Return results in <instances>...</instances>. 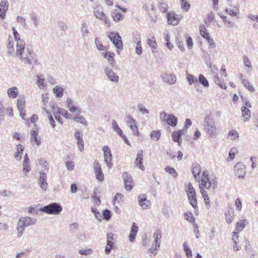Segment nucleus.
Instances as JSON below:
<instances>
[{"mask_svg": "<svg viewBox=\"0 0 258 258\" xmlns=\"http://www.w3.org/2000/svg\"><path fill=\"white\" fill-rule=\"evenodd\" d=\"M25 41H20L16 45V51L15 52L14 44H12L11 41L9 40V44L7 45V53L11 56H14L15 54L25 63L31 64V57L33 54V51L29 48H25Z\"/></svg>", "mask_w": 258, "mask_h": 258, "instance_id": "f257e3e1", "label": "nucleus"}, {"mask_svg": "<svg viewBox=\"0 0 258 258\" xmlns=\"http://www.w3.org/2000/svg\"><path fill=\"white\" fill-rule=\"evenodd\" d=\"M203 126L204 132L209 138L212 139L219 135L220 132L216 124L215 120L211 114L205 116Z\"/></svg>", "mask_w": 258, "mask_h": 258, "instance_id": "f03ea898", "label": "nucleus"}, {"mask_svg": "<svg viewBox=\"0 0 258 258\" xmlns=\"http://www.w3.org/2000/svg\"><path fill=\"white\" fill-rule=\"evenodd\" d=\"M36 219L32 218L28 216H24L20 218L17 223V230L18 231V237H21L27 226H30L35 224L36 222Z\"/></svg>", "mask_w": 258, "mask_h": 258, "instance_id": "7ed1b4c3", "label": "nucleus"}, {"mask_svg": "<svg viewBox=\"0 0 258 258\" xmlns=\"http://www.w3.org/2000/svg\"><path fill=\"white\" fill-rule=\"evenodd\" d=\"M60 204L56 203L50 204L41 209V211L48 214L58 215L62 211Z\"/></svg>", "mask_w": 258, "mask_h": 258, "instance_id": "20e7f679", "label": "nucleus"}, {"mask_svg": "<svg viewBox=\"0 0 258 258\" xmlns=\"http://www.w3.org/2000/svg\"><path fill=\"white\" fill-rule=\"evenodd\" d=\"M161 121L165 122L167 124L174 127L177 123V118L173 114H168L165 112L160 114Z\"/></svg>", "mask_w": 258, "mask_h": 258, "instance_id": "39448f33", "label": "nucleus"}, {"mask_svg": "<svg viewBox=\"0 0 258 258\" xmlns=\"http://www.w3.org/2000/svg\"><path fill=\"white\" fill-rule=\"evenodd\" d=\"M188 199L190 204L196 209L198 208L197 200L196 197V191L193 187L191 183L189 182L187 185V190H186Z\"/></svg>", "mask_w": 258, "mask_h": 258, "instance_id": "423d86ee", "label": "nucleus"}, {"mask_svg": "<svg viewBox=\"0 0 258 258\" xmlns=\"http://www.w3.org/2000/svg\"><path fill=\"white\" fill-rule=\"evenodd\" d=\"M200 32L201 35L207 41L210 48H215L216 47L214 40L211 37L206 27L204 25L200 26Z\"/></svg>", "mask_w": 258, "mask_h": 258, "instance_id": "0eeeda50", "label": "nucleus"}, {"mask_svg": "<svg viewBox=\"0 0 258 258\" xmlns=\"http://www.w3.org/2000/svg\"><path fill=\"white\" fill-rule=\"evenodd\" d=\"M125 121L127 126L132 131L133 134L137 137L140 135V132L138 130L137 122L131 115L126 116Z\"/></svg>", "mask_w": 258, "mask_h": 258, "instance_id": "6e6552de", "label": "nucleus"}, {"mask_svg": "<svg viewBox=\"0 0 258 258\" xmlns=\"http://www.w3.org/2000/svg\"><path fill=\"white\" fill-rule=\"evenodd\" d=\"M108 37L114 45L119 49H123V44L121 38L117 32H111Z\"/></svg>", "mask_w": 258, "mask_h": 258, "instance_id": "1a4fd4ad", "label": "nucleus"}, {"mask_svg": "<svg viewBox=\"0 0 258 258\" xmlns=\"http://www.w3.org/2000/svg\"><path fill=\"white\" fill-rule=\"evenodd\" d=\"M199 185L201 192L202 188H203L204 191H207V190H208L211 192H213L217 187V182L215 179H212L210 180L206 181L205 185H204L203 186H202V182H201Z\"/></svg>", "mask_w": 258, "mask_h": 258, "instance_id": "9d476101", "label": "nucleus"}, {"mask_svg": "<svg viewBox=\"0 0 258 258\" xmlns=\"http://www.w3.org/2000/svg\"><path fill=\"white\" fill-rule=\"evenodd\" d=\"M103 151L104 152V161L107 165L108 168L110 169L112 167L113 164L112 163V154L110 148L107 146L103 147Z\"/></svg>", "mask_w": 258, "mask_h": 258, "instance_id": "9b49d317", "label": "nucleus"}, {"mask_svg": "<svg viewBox=\"0 0 258 258\" xmlns=\"http://www.w3.org/2000/svg\"><path fill=\"white\" fill-rule=\"evenodd\" d=\"M234 173L238 178H243L246 174V168L242 162H238L234 167Z\"/></svg>", "mask_w": 258, "mask_h": 258, "instance_id": "f8f14e48", "label": "nucleus"}, {"mask_svg": "<svg viewBox=\"0 0 258 258\" xmlns=\"http://www.w3.org/2000/svg\"><path fill=\"white\" fill-rule=\"evenodd\" d=\"M161 78L165 83L169 85H174L177 81L176 75L172 73H164L161 75Z\"/></svg>", "mask_w": 258, "mask_h": 258, "instance_id": "ddd939ff", "label": "nucleus"}, {"mask_svg": "<svg viewBox=\"0 0 258 258\" xmlns=\"http://www.w3.org/2000/svg\"><path fill=\"white\" fill-rule=\"evenodd\" d=\"M181 18V16L176 15L173 12H169L167 14L168 23L169 25L173 26L177 25Z\"/></svg>", "mask_w": 258, "mask_h": 258, "instance_id": "4468645a", "label": "nucleus"}, {"mask_svg": "<svg viewBox=\"0 0 258 258\" xmlns=\"http://www.w3.org/2000/svg\"><path fill=\"white\" fill-rule=\"evenodd\" d=\"M104 71L107 79L112 82L117 83L119 81V77L113 71V70L108 67H106L104 69Z\"/></svg>", "mask_w": 258, "mask_h": 258, "instance_id": "2eb2a0df", "label": "nucleus"}, {"mask_svg": "<svg viewBox=\"0 0 258 258\" xmlns=\"http://www.w3.org/2000/svg\"><path fill=\"white\" fill-rule=\"evenodd\" d=\"M122 177L124 180V187L126 190L130 191L133 188V178L127 173L124 172L122 174Z\"/></svg>", "mask_w": 258, "mask_h": 258, "instance_id": "dca6fc26", "label": "nucleus"}, {"mask_svg": "<svg viewBox=\"0 0 258 258\" xmlns=\"http://www.w3.org/2000/svg\"><path fill=\"white\" fill-rule=\"evenodd\" d=\"M94 171L96 175V178L99 181H102L104 178V174L101 167V165L98 162H95L93 166Z\"/></svg>", "mask_w": 258, "mask_h": 258, "instance_id": "f3484780", "label": "nucleus"}, {"mask_svg": "<svg viewBox=\"0 0 258 258\" xmlns=\"http://www.w3.org/2000/svg\"><path fill=\"white\" fill-rule=\"evenodd\" d=\"M113 236L114 235L112 233H109L107 234V244L105 248V252L106 254H109L110 252L111 249L113 247Z\"/></svg>", "mask_w": 258, "mask_h": 258, "instance_id": "a211bd4d", "label": "nucleus"}, {"mask_svg": "<svg viewBox=\"0 0 258 258\" xmlns=\"http://www.w3.org/2000/svg\"><path fill=\"white\" fill-rule=\"evenodd\" d=\"M143 160V151L142 150H139L137 157L135 162V164L142 170H144L145 168L143 165L142 162Z\"/></svg>", "mask_w": 258, "mask_h": 258, "instance_id": "6ab92c4d", "label": "nucleus"}, {"mask_svg": "<svg viewBox=\"0 0 258 258\" xmlns=\"http://www.w3.org/2000/svg\"><path fill=\"white\" fill-rule=\"evenodd\" d=\"M82 138L83 136L80 131L77 130L75 134V138L77 140V143L81 152L84 150V142Z\"/></svg>", "mask_w": 258, "mask_h": 258, "instance_id": "aec40b11", "label": "nucleus"}, {"mask_svg": "<svg viewBox=\"0 0 258 258\" xmlns=\"http://www.w3.org/2000/svg\"><path fill=\"white\" fill-rule=\"evenodd\" d=\"M46 174L43 172H40L39 177V183L40 187L43 190H46L47 188V183L46 182Z\"/></svg>", "mask_w": 258, "mask_h": 258, "instance_id": "412c9836", "label": "nucleus"}, {"mask_svg": "<svg viewBox=\"0 0 258 258\" xmlns=\"http://www.w3.org/2000/svg\"><path fill=\"white\" fill-rule=\"evenodd\" d=\"M31 142L35 143L37 146L41 144V139L38 136V132L36 130L32 129L30 132Z\"/></svg>", "mask_w": 258, "mask_h": 258, "instance_id": "4be33fe9", "label": "nucleus"}, {"mask_svg": "<svg viewBox=\"0 0 258 258\" xmlns=\"http://www.w3.org/2000/svg\"><path fill=\"white\" fill-rule=\"evenodd\" d=\"M7 94L10 99H15L19 96L18 88L16 86L9 88L7 91Z\"/></svg>", "mask_w": 258, "mask_h": 258, "instance_id": "5701e85b", "label": "nucleus"}, {"mask_svg": "<svg viewBox=\"0 0 258 258\" xmlns=\"http://www.w3.org/2000/svg\"><path fill=\"white\" fill-rule=\"evenodd\" d=\"M242 60L244 66L246 68V73L249 74L251 73L252 70V67L248 57L246 55H243Z\"/></svg>", "mask_w": 258, "mask_h": 258, "instance_id": "b1692460", "label": "nucleus"}, {"mask_svg": "<svg viewBox=\"0 0 258 258\" xmlns=\"http://www.w3.org/2000/svg\"><path fill=\"white\" fill-rule=\"evenodd\" d=\"M25 97L24 95L18 97L17 100V107L18 110H24L25 107Z\"/></svg>", "mask_w": 258, "mask_h": 258, "instance_id": "393cba45", "label": "nucleus"}, {"mask_svg": "<svg viewBox=\"0 0 258 258\" xmlns=\"http://www.w3.org/2000/svg\"><path fill=\"white\" fill-rule=\"evenodd\" d=\"M102 55L104 57L107 59L109 64L111 67H114V54L113 53L110 52L109 51H107V50L105 51V52H102Z\"/></svg>", "mask_w": 258, "mask_h": 258, "instance_id": "a878e982", "label": "nucleus"}, {"mask_svg": "<svg viewBox=\"0 0 258 258\" xmlns=\"http://www.w3.org/2000/svg\"><path fill=\"white\" fill-rule=\"evenodd\" d=\"M201 172V166L199 164L192 165V173L196 180H200V173Z\"/></svg>", "mask_w": 258, "mask_h": 258, "instance_id": "bb28decb", "label": "nucleus"}, {"mask_svg": "<svg viewBox=\"0 0 258 258\" xmlns=\"http://www.w3.org/2000/svg\"><path fill=\"white\" fill-rule=\"evenodd\" d=\"M225 219L228 223H231L234 218V210L231 208H229L227 212H226L225 214Z\"/></svg>", "mask_w": 258, "mask_h": 258, "instance_id": "cd10ccee", "label": "nucleus"}, {"mask_svg": "<svg viewBox=\"0 0 258 258\" xmlns=\"http://www.w3.org/2000/svg\"><path fill=\"white\" fill-rule=\"evenodd\" d=\"M29 18L34 27H37L39 25V20L36 13L33 12L29 14Z\"/></svg>", "mask_w": 258, "mask_h": 258, "instance_id": "c85d7f7f", "label": "nucleus"}, {"mask_svg": "<svg viewBox=\"0 0 258 258\" xmlns=\"http://www.w3.org/2000/svg\"><path fill=\"white\" fill-rule=\"evenodd\" d=\"M64 89L59 86H55L52 90L53 93L55 94L56 98L59 99L62 97Z\"/></svg>", "mask_w": 258, "mask_h": 258, "instance_id": "c756f323", "label": "nucleus"}, {"mask_svg": "<svg viewBox=\"0 0 258 258\" xmlns=\"http://www.w3.org/2000/svg\"><path fill=\"white\" fill-rule=\"evenodd\" d=\"M24 151V147L21 144H18L17 146V151L14 154V157L17 161H20L22 159V154Z\"/></svg>", "mask_w": 258, "mask_h": 258, "instance_id": "7c9ffc66", "label": "nucleus"}, {"mask_svg": "<svg viewBox=\"0 0 258 258\" xmlns=\"http://www.w3.org/2000/svg\"><path fill=\"white\" fill-rule=\"evenodd\" d=\"M154 238L155 239L153 246L159 248L160 246V241L162 237V234L160 232L157 231L154 233L153 235Z\"/></svg>", "mask_w": 258, "mask_h": 258, "instance_id": "2f4dec72", "label": "nucleus"}, {"mask_svg": "<svg viewBox=\"0 0 258 258\" xmlns=\"http://www.w3.org/2000/svg\"><path fill=\"white\" fill-rule=\"evenodd\" d=\"M242 116L244 118L243 121L244 122L248 121L250 117V111L245 106L241 107Z\"/></svg>", "mask_w": 258, "mask_h": 258, "instance_id": "473e14b6", "label": "nucleus"}, {"mask_svg": "<svg viewBox=\"0 0 258 258\" xmlns=\"http://www.w3.org/2000/svg\"><path fill=\"white\" fill-rule=\"evenodd\" d=\"M201 194L203 198L204 199L205 205L207 208L209 209V208L211 207V204L208 196V192L207 191H204V189L202 188Z\"/></svg>", "mask_w": 258, "mask_h": 258, "instance_id": "72a5a7b5", "label": "nucleus"}, {"mask_svg": "<svg viewBox=\"0 0 258 258\" xmlns=\"http://www.w3.org/2000/svg\"><path fill=\"white\" fill-rule=\"evenodd\" d=\"M248 223V221L246 219L239 221L236 223V230L237 231H242L245 228Z\"/></svg>", "mask_w": 258, "mask_h": 258, "instance_id": "f704fd0d", "label": "nucleus"}, {"mask_svg": "<svg viewBox=\"0 0 258 258\" xmlns=\"http://www.w3.org/2000/svg\"><path fill=\"white\" fill-rule=\"evenodd\" d=\"M71 119L74 120L76 122H80L83 124L84 125H87V121L86 120L85 118L83 116L78 114V115L75 117H73V115H71Z\"/></svg>", "mask_w": 258, "mask_h": 258, "instance_id": "c9c22d12", "label": "nucleus"}, {"mask_svg": "<svg viewBox=\"0 0 258 258\" xmlns=\"http://www.w3.org/2000/svg\"><path fill=\"white\" fill-rule=\"evenodd\" d=\"M112 126L113 130L116 132L119 136L122 138L124 137V135L123 134L122 130L118 126L117 122L114 120L112 121Z\"/></svg>", "mask_w": 258, "mask_h": 258, "instance_id": "e433bc0d", "label": "nucleus"}, {"mask_svg": "<svg viewBox=\"0 0 258 258\" xmlns=\"http://www.w3.org/2000/svg\"><path fill=\"white\" fill-rule=\"evenodd\" d=\"M186 77L189 85L196 84L198 82V79L193 75L189 74L187 72H186Z\"/></svg>", "mask_w": 258, "mask_h": 258, "instance_id": "4c0bfd02", "label": "nucleus"}, {"mask_svg": "<svg viewBox=\"0 0 258 258\" xmlns=\"http://www.w3.org/2000/svg\"><path fill=\"white\" fill-rule=\"evenodd\" d=\"M31 170V166L30 165V161H23V174L26 176L27 173L30 172Z\"/></svg>", "mask_w": 258, "mask_h": 258, "instance_id": "58836bf2", "label": "nucleus"}, {"mask_svg": "<svg viewBox=\"0 0 258 258\" xmlns=\"http://www.w3.org/2000/svg\"><path fill=\"white\" fill-rule=\"evenodd\" d=\"M41 77L42 75H37V81L36 84L40 89H44L46 86L44 83L45 80Z\"/></svg>", "mask_w": 258, "mask_h": 258, "instance_id": "ea45409f", "label": "nucleus"}, {"mask_svg": "<svg viewBox=\"0 0 258 258\" xmlns=\"http://www.w3.org/2000/svg\"><path fill=\"white\" fill-rule=\"evenodd\" d=\"M199 82L204 87L208 88L209 86V83L207 79L204 76V75L200 74L199 76Z\"/></svg>", "mask_w": 258, "mask_h": 258, "instance_id": "a19ab883", "label": "nucleus"}, {"mask_svg": "<svg viewBox=\"0 0 258 258\" xmlns=\"http://www.w3.org/2000/svg\"><path fill=\"white\" fill-rule=\"evenodd\" d=\"M184 217L186 220L188 222L192 223L193 224L195 223V218L193 216L192 214L190 212H186L184 213Z\"/></svg>", "mask_w": 258, "mask_h": 258, "instance_id": "79ce46f5", "label": "nucleus"}, {"mask_svg": "<svg viewBox=\"0 0 258 258\" xmlns=\"http://www.w3.org/2000/svg\"><path fill=\"white\" fill-rule=\"evenodd\" d=\"M183 249L185 252L186 256L188 258H191L192 257V251L191 249L188 247L187 242L185 241L183 244Z\"/></svg>", "mask_w": 258, "mask_h": 258, "instance_id": "37998d69", "label": "nucleus"}, {"mask_svg": "<svg viewBox=\"0 0 258 258\" xmlns=\"http://www.w3.org/2000/svg\"><path fill=\"white\" fill-rule=\"evenodd\" d=\"M44 111L47 114L49 119V121L50 124H51V127L52 128H54L55 126V121L52 115L51 114V113L47 110V109L46 107H44Z\"/></svg>", "mask_w": 258, "mask_h": 258, "instance_id": "c03bdc74", "label": "nucleus"}, {"mask_svg": "<svg viewBox=\"0 0 258 258\" xmlns=\"http://www.w3.org/2000/svg\"><path fill=\"white\" fill-rule=\"evenodd\" d=\"M95 44L97 49L100 51H106L108 49L106 47L103 46V45L100 43L98 38L95 39Z\"/></svg>", "mask_w": 258, "mask_h": 258, "instance_id": "a18cd8bd", "label": "nucleus"}, {"mask_svg": "<svg viewBox=\"0 0 258 258\" xmlns=\"http://www.w3.org/2000/svg\"><path fill=\"white\" fill-rule=\"evenodd\" d=\"M69 228L71 233H75L79 229V225L78 223H73L69 225Z\"/></svg>", "mask_w": 258, "mask_h": 258, "instance_id": "49530a36", "label": "nucleus"}, {"mask_svg": "<svg viewBox=\"0 0 258 258\" xmlns=\"http://www.w3.org/2000/svg\"><path fill=\"white\" fill-rule=\"evenodd\" d=\"M161 136L160 131H153L151 133L150 137L153 140L158 141Z\"/></svg>", "mask_w": 258, "mask_h": 258, "instance_id": "de8ad7c7", "label": "nucleus"}, {"mask_svg": "<svg viewBox=\"0 0 258 258\" xmlns=\"http://www.w3.org/2000/svg\"><path fill=\"white\" fill-rule=\"evenodd\" d=\"M56 109L58 110V113L62 115L65 118L69 119L71 118V114H69L67 111L64 109L56 108Z\"/></svg>", "mask_w": 258, "mask_h": 258, "instance_id": "09e8293b", "label": "nucleus"}, {"mask_svg": "<svg viewBox=\"0 0 258 258\" xmlns=\"http://www.w3.org/2000/svg\"><path fill=\"white\" fill-rule=\"evenodd\" d=\"M147 44L152 48L154 49L157 48V44L155 40V37H152L151 39H148L147 40Z\"/></svg>", "mask_w": 258, "mask_h": 258, "instance_id": "8fccbe9b", "label": "nucleus"}, {"mask_svg": "<svg viewBox=\"0 0 258 258\" xmlns=\"http://www.w3.org/2000/svg\"><path fill=\"white\" fill-rule=\"evenodd\" d=\"M210 180L208 177V171L205 170L202 173V176L201 177V179L199 180L202 182V186L205 185L206 181Z\"/></svg>", "mask_w": 258, "mask_h": 258, "instance_id": "3c124183", "label": "nucleus"}, {"mask_svg": "<svg viewBox=\"0 0 258 258\" xmlns=\"http://www.w3.org/2000/svg\"><path fill=\"white\" fill-rule=\"evenodd\" d=\"M159 8L161 12L166 13L168 10V5L167 3L161 1L159 3Z\"/></svg>", "mask_w": 258, "mask_h": 258, "instance_id": "603ef678", "label": "nucleus"}, {"mask_svg": "<svg viewBox=\"0 0 258 258\" xmlns=\"http://www.w3.org/2000/svg\"><path fill=\"white\" fill-rule=\"evenodd\" d=\"M242 83L250 92H254V89L253 86L250 84L248 80L245 79L242 80Z\"/></svg>", "mask_w": 258, "mask_h": 258, "instance_id": "864d4df0", "label": "nucleus"}, {"mask_svg": "<svg viewBox=\"0 0 258 258\" xmlns=\"http://www.w3.org/2000/svg\"><path fill=\"white\" fill-rule=\"evenodd\" d=\"M81 32L83 37L87 36L89 32L87 29V25L85 22L83 23L82 24Z\"/></svg>", "mask_w": 258, "mask_h": 258, "instance_id": "5fc2aeb1", "label": "nucleus"}, {"mask_svg": "<svg viewBox=\"0 0 258 258\" xmlns=\"http://www.w3.org/2000/svg\"><path fill=\"white\" fill-rule=\"evenodd\" d=\"M94 15L97 19L102 20L106 16L103 11L99 10H96L94 11Z\"/></svg>", "mask_w": 258, "mask_h": 258, "instance_id": "6e6d98bb", "label": "nucleus"}, {"mask_svg": "<svg viewBox=\"0 0 258 258\" xmlns=\"http://www.w3.org/2000/svg\"><path fill=\"white\" fill-rule=\"evenodd\" d=\"M181 8L185 12H187L190 8V4L186 0H181Z\"/></svg>", "mask_w": 258, "mask_h": 258, "instance_id": "4d7b16f0", "label": "nucleus"}, {"mask_svg": "<svg viewBox=\"0 0 258 258\" xmlns=\"http://www.w3.org/2000/svg\"><path fill=\"white\" fill-rule=\"evenodd\" d=\"M17 21L21 24L23 28L27 27V22L26 19L22 16H18L16 18Z\"/></svg>", "mask_w": 258, "mask_h": 258, "instance_id": "13d9d810", "label": "nucleus"}, {"mask_svg": "<svg viewBox=\"0 0 258 258\" xmlns=\"http://www.w3.org/2000/svg\"><path fill=\"white\" fill-rule=\"evenodd\" d=\"M165 39L166 41V42L165 43V46L170 50H171L173 46L172 43L170 42V37L169 35L168 34L165 35Z\"/></svg>", "mask_w": 258, "mask_h": 258, "instance_id": "bf43d9fd", "label": "nucleus"}, {"mask_svg": "<svg viewBox=\"0 0 258 258\" xmlns=\"http://www.w3.org/2000/svg\"><path fill=\"white\" fill-rule=\"evenodd\" d=\"M122 16V15L120 12H118L116 11H114L112 14L113 19L115 21H119L120 19Z\"/></svg>", "mask_w": 258, "mask_h": 258, "instance_id": "052dcab7", "label": "nucleus"}, {"mask_svg": "<svg viewBox=\"0 0 258 258\" xmlns=\"http://www.w3.org/2000/svg\"><path fill=\"white\" fill-rule=\"evenodd\" d=\"M165 171L168 172L170 174L173 175L174 177L177 176V173L176 170L172 167L167 166L165 169Z\"/></svg>", "mask_w": 258, "mask_h": 258, "instance_id": "680f3d73", "label": "nucleus"}, {"mask_svg": "<svg viewBox=\"0 0 258 258\" xmlns=\"http://www.w3.org/2000/svg\"><path fill=\"white\" fill-rule=\"evenodd\" d=\"M6 108L3 105H0V124L4 121Z\"/></svg>", "mask_w": 258, "mask_h": 258, "instance_id": "e2e57ef3", "label": "nucleus"}, {"mask_svg": "<svg viewBox=\"0 0 258 258\" xmlns=\"http://www.w3.org/2000/svg\"><path fill=\"white\" fill-rule=\"evenodd\" d=\"M103 215L105 220H109L111 217V212L107 209L104 210L103 211Z\"/></svg>", "mask_w": 258, "mask_h": 258, "instance_id": "0e129e2a", "label": "nucleus"}, {"mask_svg": "<svg viewBox=\"0 0 258 258\" xmlns=\"http://www.w3.org/2000/svg\"><path fill=\"white\" fill-rule=\"evenodd\" d=\"M225 11L228 13L231 16H237V15L239 13V10L236 9V10L234 11L232 9H226Z\"/></svg>", "mask_w": 258, "mask_h": 258, "instance_id": "69168bd1", "label": "nucleus"}, {"mask_svg": "<svg viewBox=\"0 0 258 258\" xmlns=\"http://www.w3.org/2000/svg\"><path fill=\"white\" fill-rule=\"evenodd\" d=\"M138 109L143 114L149 113V111L146 108H145L142 104H140L138 105Z\"/></svg>", "mask_w": 258, "mask_h": 258, "instance_id": "338daca9", "label": "nucleus"}, {"mask_svg": "<svg viewBox=\"0 0 258 258\" xmlns=\"http://www.w3.org/2000/svg\"><path fill=\"white\" fill-rule=\"evenodd\" d=\"M59 28L62 31H66L68 28L67 24L63 21H59L58 23Z\"/></svg>", "mask_w": 258, "mask_h": 258, "instance_id": "774afa93", "label": "nucleus"}]
</instances>
